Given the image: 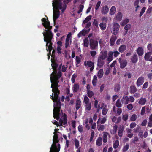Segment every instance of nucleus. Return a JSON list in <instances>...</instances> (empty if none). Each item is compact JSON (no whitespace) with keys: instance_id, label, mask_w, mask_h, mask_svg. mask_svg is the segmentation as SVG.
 <instances>
[{"instance_id":"f257e3e1","label":"nucleus","mask_w":152,"mask_h":152,"mask_svg":"<svg viewBox=\"0 0 152 152\" xmlns=\"http://www.w3.org/2000/svg\"><path fill=\"white\" fill-rule=\"evenodd\" d=\"M62 76V72L59 71L57 73L56 70L54 71L51 75L50 80L52 83L51 88L53 93L50 95V98L53 102H56L55 107L53 109V117L54 118L58 120L60 118V111L61 104L60 102V98L59 96L60 90L58 89L59 87L58 83L59 79Z\"/></svg>"},{"instance_id":"f03ea898","label":"nucleus","mask_w":152,"mask_h":152,"mask_svg":"<svg viewBox=\"0 0 152 152\" xmlns=\"http://www.w3.org/2000/svg\"><path fill=\"white\" fill-rule=\"evenodd\" d=\"M42 21L43 22L42 25L45 28L44 29V30L45 32H43L42 34L44 37V41L46 42V49L47 51L48 45L49 43V45L52 46L53 43L52 42V40L53 38V34L52 32L51 29L52 26H50V22L48 21V18H47V19L45 18H43L41 19Z\"/></svg>"},{"instance_id":"7ed1b4c3","label":"nucleus","mask_w":152,"mask_h":152,"mask_svg":"<svg viewBox=\"0 0 152 152\" xmlns=\"http://www.w3.org/2000/svg\"><path fill=\"white\" fill-rule=\"evenodd\" d=\"M53 136V144L50 148V152H59L60 149V145L58 143L56 145V143L59 142L58 140V135L56 134V132H54Z\"/></svg>"},{"instance_id":"20e7f679","label":"nucleus","mask_w":152,"mask_h":152,"mask_svg":"<svg viewBox=\"0 0 152 152\" xmlns=\"http://www.w3.org/2000/svg\"><path fill=\"white\" fill-rule=\"evenodd\" d=\"M54 4L55 5L57 8L59 10H61L62 13H63L66 8V4H64L62 7V3L61 1H56L54 2L53 3V6L54 7Z\"/></svg>"},{"instance_id":"39448f33","label":"nucleus","mask_w":152,"mask_h":152,"mask_svg":"<svg viewBox=\"0 0 152 152\" xmlns=\"http://www.w3.org/2000/svg\"><path fill=\"white\" fill-rule=\"evenodd\" d=\"M89 46L91 50L96 49L98 46V42L94 39L90 38L89 39Z\"/></svg>"},{"instance_id":"423d86ee","label":"nucleus","mask_w":152,"mask_h":152,"mask_svg":"<svg viewBox=\"0 0 152 152\" xmlns=\"http://www.w3.org/2000/svg\"><path fill=\"white\" fill-rule=\"evenodd\" d=\"M118 62L120 64V68L121 69H124L127 66V62L126 59L119 58L118 59Z\"/></svg>"},{"instance_id":"0eeeda50","label":"nucleus","mask_w":152,"mask_h":152,"mask_svg":"<svg viewBox=\"0 0 152 152\" xmlns=\"http://www.w3.org/2000/svg\"><path fill=\"white\" fill-rule=\"evenodd\" d=\"M84 65L85 66H88L90 67V71L91 72H92L94 68V63L91 61H88L87 62L85 61L84 62Z\"/></svg>"},{"instance_id":"6e6552de","label":"nucleus","mask_w":152,"mask_h":152,"mask_svg":"<svg viewBox=\"0 0 152 152\" xmlns=\"http://www.w3.org/2000/svg\"><path fill=\"white\" fill-rule=\"evenodd\" d=\"M120 25L117 23H114L113 25V34L116 35L118 32L120 28Z\"/></svg>"},{"instance_id":"1a4fd4ad","label":"nucleus","mask_w":152,"mask_h":152,"mask_svg":"<svg viewBox=\"0 0 152 152\" xmlns=\"http://www.w3.org/2000/svg\"><path fill=\"white\" fill-rule=\"evenodd\" d=\"M67 119L66 117V115L64 113L63 114V120L61 119H60L59 120V124L60 126H62V124L64 125H65L67 123Z\"/></svg>"},{"instance_id":"9d476101","label":"nucleus","mask_w":152,"mask_h":152,"mask_svg":"<svg viewBox=\"0 0 152 152\" xmlns=\"http://www.w3.org/2000/svg\"><path fill=\"white\" fill-rule=\"evenodd\" d=\"M144 78L143 77H140L137 80L136 84L137 86H141L144 83Z\"/></svg>"},{"instance_id":"9b49d317","label":"nucleus","mask_w":152,"mask_h":152,"mask_svg":"<svg viewBox=\"0 0 152 152\" xmlns=\"http://www.w3.org/2000/svg\"><path fill=\"white\" fill-rule=\"evenodd\" d=\"M124 129V127L123 125H121L118 127V135L120 137H122L123 135V132Z\"/></svg>"},{"instance_id":"f8f14e48","label":"nucleus","mask_w":152,"mask_h":152,"mask_svg":"<svg viewBox=\"0 0 152 152\" xmlns=\"http://www.w3.org/2000/svg\"><path fill=\"white\" fill-rule=\"evenodd\" d=\"M107 55V51H104L103 52L101 55H99L98 58L100 60H104L106 58Z\"/></svg>"},{"instance_id":"ddd939ff","label":"nucleus","mask_w":152,"mask_h":152,"mask_svg":"<svg viewBox=\"0 0 152 152\" xmlns=\"http://www.w3.org/2000/svg\"><path fill=\"white\" fill-rule=\"evenodd\" d=\"M81 101L80 99L78 98L76 100V109L77 111L81 107Z\"/></svg>"},{"instance_id":"4468645a","label":"nucleus","mask_w":152,"mask_h":152,"mask_svg":"<svg viewBox=\"0 0 152 152\" xmlns=\"http://www.w3.org/2000/svg\"><path fill=\"white\" fill-rule=\"evenodd\" d=\"M138 100V104L141 105H145L147 102V99L146 98L142 97L139 99Z\"/></svg>"},{"instance_id":"2eb2a0df","label":"nucleus","mask_w":152,"mask_h":152,"mask_svg":"<svg viewBox=\"0 0 152 152\" xmlns=\"http://www.w3.org/2000/svg\"><path fill=\"white\" fill-rule=\"evenodd\" d=\"M122 103L125 104H127L129 103V99L127 96L124 95L121 99Z\"/></svg>"},{"instance_id":"dca6fc26","label":"nucleus","mask_w":152,"mask_h":152,"mask_svg":"<svg viewBox=\"0 0 152 152\" xmlns=\"http://www.w3.org/2000/svg\"><path fill=\"white\" fill-rule=\"evenodd\" d=\"M109 9L107 5L103 6L101 10V13L104 15L107 14L109 11Z\"/></svg>"},{"instance_id":"f3484780","label":"nucleus","mask_w":152,"mask_h":152,"mask_svg":"<svg viewBox=\"0 0 152 152\" xmlns=\"http://www.w3.org/2000/svg\"><path fill=\"white\" fill-rule=\"evenodd\" d=\"M60 14V12L59 11H58L55 12H54L53 19L54 23H55L56 20L59 17Z\"/></svg>"},{"instance_id":"a211bd4d","label":"nucleus","mask_w":152,"mask_h":152,"mask_svg":"<svg viewBox=\"0 0 152 152\" xmlns=\"http://www.w3.org/2000/svg\"><path fill=\"white\" fill-rule=\"evenodd\" d=\"M137 52L139 56H142L144 54V50L142 47H139L137 49Z\"/></svg>"},{"instance_id":"6ab92c4d","label":"nucleus","mask_w":152,"mask_h":152,"mask_svg":"<svg viewBox=\"0 0 152 152\" xmlns=\"http://www.w3.org/2000/svg\"><path fill=\"white\" fill-rule=\"evenodd\" d=\"M88 33L87 32L86 30L84 29L77 34V37L78 38H80L82 36H85Z\"/></svg>"},{"instance_id":"aec40b11","label":"nucleus","mask_w":152,"mask_h":152,"mask_svg":"<svg viewBox=\"0 0 152 152\" xmlns=\"http://www.w3.org/2000/svg\"><path fill=\"white\" fill-rule=\"evenodd\" d=\"M138 60L137 56L136 54H134L132 56L131 58V61L133 63H136Z\"/></svg>"},{"instance_id":"412c9836","label":"nucleus","mask_w":152,"mask_h":152,"mask_svg":"<svg viewBox=\"0 0 152 152\" xmlns=\"http://www.w3.org/2000/svg\"><path fill=\"white\" fill-rule=\"evenodd\" d=\"M152 53L151 52H148L145 54L144 59L145 61H150V58L151 57V56Z\"/></svg>"},{"instance_id":"4be33fe9","label":"nucleus","mask_w":152,"mask_h":152,"mask_svg":"<svg viewBox=\"0 0 152 152\" xmlns=\"http://www.w3.org/2000/svg\"><path fill=\"white\" fill-rule=\"evenodd\" d=\"M117 39V37L116 36H112L110 39V43L111 46H113L114 44L115 41Z\"/></svg>"},{"instance_id":"5701e85b","label":"nucleus","mask_w":152,"mask_h":152,"mask_svg":"<svg viewBox=\"0 0 152 152\" xmlns=\"http://www.w3.org/2000/svg\"><path fill=\"white\" fill-rule=\"evenodd\" d=\"M79 88L80 87L78 84L76 83L74 84L72 88L73 92H77L79 90Z\"/></svg>"},{"instance_id":"b1692460","label":"nucleus","mask_w":152,"mask_h":152,"mask_svg":"<svg viewBox=\"0 0 152 152\" xmlns=\"http://www.w3.org/2000/svg\"><path fill=\"white\" fill-rule=\"evenodd\" d=\"M126 49V45H125L123 44L121 45L119 48L118 51L121 53L124 52Z\"/></svg>"},{"instance_id":"393cba45","label":"nucleus","mask_w":152,"mask_h":152,"mask_svg":"<svg viewBox=\"0 0 152 152\" xmlns=\"http://www.w3.org/2000/svg\"><path fill=\"white\" fill-rule=\"evenodd\" d=\"M104 64V60L99 59L98 58L97 60V66L100 68H102Z\"/></svg>"},{"instance_id":"a878e982","label":"nucleus","mask_w":152,"mask_h":152,"mask_svg":"<svg viewBox=\"0 0 152 152\" xmlns=\"http://www.w3.org/2000/svg\"><path fill=\"white\" fill-rule=\"evenodd\" d=\"M137 91V88L134 86H131L130 87L129 92L131 94H134Z\"/></svg>"},{"instance_id":"bb28decb","label":"nucleus","mask_w":152,"mask_h":152,"mask_svg":"<svg viewBox=\"0 0 152 152\" xmlns=\"http://www.w3.org/2000/svg\"><path fill=\"white\" fill-rule=\"evenodd\" d=\"M83 45L85 48H87L88 46L89 39L88 37H86L84 39Z\"/></svg>"},{"instance_id":"cd10ccee","label":"nucleus","mask_w":152,"mask_h":152,"mask_svg":"<svg viewBox=\"0 0 152 152\" xmlns=\"http://www.w3.org/2000/svg\"><path fill=\"white\" fill-rule=\"evenodd\" d=\"M104 71L102 69H100L98 72L97 76L99 79L102 78L103 75Z\"/></svg>"},{"instance_id":"c85d7f7f","label":"nucleus","mask_w":152,"mask_h":152,"mask_svg":"<svg viewBox=\"0 0 152 152\" xmlns=\"http://www.w3.org/2000/svg\"><path fill=\"white\" fill-rule=\"evenodd\" d=\"M113 53L112 51H110L108 53V57L107 59V60L109 61L110 62L112 61L113 59Z\"/></svg>"},{"instance_id":"c756f323","label":"nucleus","mask_w":152,"mask_h":152,"mask_svg":"<svg viewBox=\"0 0 152 152\" xmlns=\"http://www.w3.org/2000/svg\"><path fill=\"white\" fill-rule=\"evenodd\" d=\"M122 14L120 12H118L116 15L115 19L116 20L120 21L122 18Z\"/></svg>"},{"instance_id":"7c9ffc66","label":"nucleus","mask_w":152,"mask_h":152,"mask_svg":"<svg viewBox=\"0 0 152 152\" xmlns=\"http://www.w3.org/2000/svg\"><path fill=\"white\" fill-rule=\"evenodd\" d=\"M116 9L115 6H112L110 11V14L111 15H113L115 12Z\"/></svg>"},{"instance_id":"2f4dec72","label":"nucleus","mask_w":152,"mask_h":152,"mask_svg":"<svg viewBox=\"0 0 152 152\" xmlns=\"http://www.w3.org/2000/svg\"><path fill=\"white\" fill-rule=\"evenodd\" d=\"M102 143V138L101 137H99L96 141V144L98 146H100Z\"/></svg>"},{"instance_id":"473e14b6","label":"nucleus","mask_w":152,"mask_h":152,"mask_svg":"<svg viewBox=\"0 0 152 152\" xmlns=\"http://www.w3.org/2000/svg\"><path fill=\"white\" fill-rule=\"evenodd\" d=\"M99 26L102 30H104L106 27V24L105 22H102L99 24Z\"/></svg>"},{"instance_id":"72a5a7b5","label":"nucleus","mask_w":152,"mask_h":152,"mask_svg":"<svg viewBox=\"0 0 152 152\" xmlns=\"http://www.w3.org/2000/svg\"><path fill=\"white\" fill-rule=\"evenodd\" d=\"M85 110L88 111H89L91 108V102L86 104Z\"/></svg>"},{"instance_id":"f704fd0d","label":"nucleus","mask_w":152,"mask_h":152,"mask_svg":"<svg viewBox=\"0 0 152 152\" xmlns=\"http://www.w3.org/2000/svg\"><path fill=\"white\" fill-rule=\"evenodd\" d=\"M97 79L96 76L95 75H94L93 77L92 81V83L93 86H95L96 85V83L97 82Z\"/></svg>"},{"instance_id":"c9c22d12","label":"nucleus","mask_w":152,"mask_h":152,"mask_svg":"<svg viewBox=\"0 0 152 152\" xmlns=\"http://www.w3.org/2000/svg\"><path fill=\"white\" fill-rule=\"evenodd\" d=\"M92 16L90 15L88 16L83 21V23L84 24H85L87 23L88 22V21L90 20Z\"/></svg>"},{"instance_id":"e433bc0d","label":"nucleus","mask_w":152,"mask_h":152,"mask_svg":"<svg viewBox=\"0 0 152 152\" xmlns=\"http://www.w3.org/2000/svg\"><path fill=\"white\" fill-rule=\"evenodd\" d=\"M119 145V142L118 140H116L115 142L113 144V148L116 149Z\"/></svg>"},{"instance_id":"4c0bfd02","label":"nucleus","mask_w":152,"mask_h":152,"mask_svg":"<svg viewBox=\"0 0 152 152\" xmlns=\"http://www.w3.org/2000/svg\"><path fill=\"white\" fill-rule=\"evenodd\" d=\"M120 87L119 84H116L114 87V90L115 91L117 92L120 90Z\"/></svg>"},{"instance_id":"58836bf2","label":"nucleus","mask_w":152,"mask_h":152,"mask_svg":"<svg viewBox=\"0 0 152 152\" xmlns=\"http://www.w3.org/2000/svg\"><path fill=\"white\" fill-rule=\"evenodd\" d=\"M87 92L88 94V96L90 98H91L94 95V93L91 90L88 91Z\"/></svg>"},{"instance_id":"ea45409f","label":"nucleus","mask_w":152,"mask_h":152,"mask_svg":"<svg viewBox=\"0 0 152 152\" xmlns=\"http://www.w3.org/2000/svg\"><path fill=\"white\" fill-rule=\"evenodd\" d=\"M116 105L117 107L118 108L121 107L122 105L120 99L117 100L116 103Z\"/></svg>"},{"instance_id":"a19ab883","label":"nucleus","mask_w":152,"mask_h":152,"mask_svg":"<svg viewBox=\"0 0 152 152\" xmlns=\"http://www.w3.org/2000/svg\"><path fill=\"white\" fill-rule=\"evenodd\" d=\"M146 9V8L145 7H143L141 10V12L139 14V17H141L142 15L145 12V10Z\"/></svg>"},{"instance_id":"79ce46f5","label":"nucleus","mask_w":152,"mask_h":152,"mask_svg":"<svg viewBox=\"0 0 152 152\" xmlns=\"http://www.w3.org/2000/svg\"><path fill=\"white\" fill-rule=\"evenodd\" d=\"M129 145L128 144H126V145L124 147L122 151L123 152H125L129 148Z\"/></svg>"},{"instance_id":"37998d69","label":"nucleus","mask_w":152,"mask_h":152,"mask_svg":"<svg viewBox=\"0 0 152 152\" xmlns=\"http://www.w3.org/2000/svg\"><path fill=\"white\" fill-rule=\"evenodd\" d=\"M98 130L99 131H103L104 129V126L103 125H100L97 126Z\"/></svg>"},{"instance_id":"c03bdc74","label":"nucleus","mask_w":152,"mask_h":152,"mask_svg":"<svg viewBox=\"0 0 152 152\" xmlns=\"http://www.w3.org/2000/svg\"><path fill=\"white\" fill-rule=\"evenodd\" d=\"M103 142L104 143H106L107 140V135L106 134H104L103 136Z\"/></svg>"},{"instance_id":"a18cd8bd","label":"nucleus","mask_w":152,"mask_h":152,"mask_svg":"<svg viewBox=\"0 0 152 152\" xmlns=\"http://www.w3.org/2000/svg\"><path fill=\"white\" fill-rule=\"evenodd\" d=\"M76 66L77 67H78V66L77 65L78 64H80V62L81 61L80 59V58L77 56H76Z\"/></svg>"},{"instance_id":"49530a36","label":"nucleus","mask_w":152,"mask_h":152,"mask_svg":"<svg viewBox=\"0 0 152 152\" xmlns=\"http://www.w3.org/2000/svg\"><path fill=\"white\" fill-rule=\"evenodd\" d=\"M137 118V115L135 114H134L132 115V116L130 118V120L131 121H135Z\"/></svg>"},{"instance_id":"de8ad7c7","label":"nucleus","mask_w":152,"mask_h":152,"mask_svg":"<svg viewBox=\"0 0 152 152\" xmlns=\"http://www.w3.org/2000/svg\"><path fill=\"white\" fill-rule=\"evenodd\" d=\"M58 64L56 63H54L52 64V67L53 69L55 70V71L56 70V69L58 67Z\"/></svg>"},{"instance_id":"09e8293b","label":"nucleus","mask_w":152,"mask_h":152,"mask_svg":"<svg viewBox=\"0 0 152 152\" xmlns=\"http://www.w3.org/2000/svg\"><path fill=\"white\" fill-rule=\"evenodd\" d=\"M84 8V6L83 5L80 4L79 6V10L77 12L78 14L80 13L82 11Z\"/></svg>"},{"instance_id":"8fccbe9b","label":"nucleus","mask_w":152,"mask_h":152,"mask_svg":"<svg viewBox=\"0 0 152 152\" xmlns=\"http://www.w3.org/2000/svg\"><path fill=\"white\" fill-rule=\"evenodd\" d=\"M89 99L86 95L84 96V102L85 104H87L89 102Z\"/></svg>"},{"instance_id":"3c124183","label":"nucleus","mask_w":152,"mask_h":152,"mask_svg":"<svg viewBox=\"0 0 152 152\" xmlns=\"http://www.w3.org/2000/svg\"><path fill=\"white\" fill-rule=\"evenodd\" d=\"M129 22V20L128 19H125L122 22V25L124 26L127 24Z\"/></svg>"},{"instance_id":"603ef678","label":"nucleus","mask_w":152,"mask_h":152,"mask_svg":"<svg viewBox=\"0 0 152 152\" xmlns=\"http://www.w3.org/2000/svg\"><path fill=\"white\" fill-rule=\"evenodd\" d=\"M77 75L76 74H74L72 75L71 78V81L72 83H74L75 78L77 77Z\"/></svg>"},{"instance_id":"864d4df0","label":"nucleus","mask_w":152,"mask_h":152,"mask_svg":"<svg viewBox=\"0 0 152 152\" xmlns=\"http://www.w3.org/2000/svg\"><path fill=\"white\" fill-rule=\"evenodd\" d=\"M75 148H78L79 146V143L78 140L77 139H75Z\"/></svg>"},{"instance_id":"5fc2aeb1","label":"nucleus","mask_w":152,"mask_h":152,"mask_svg":"<svg viewBox=\"0 0 152 152\" xmlns=\"http://www.w3.org/2000/svg\"><path fill=\"white\" fill-rule=\"evenodd\" d=\"M108 111V109L107 108L104 107L102 110V114L103 115H105Z\"/></svg>"},{"instance_id":"6e6d98bb","label":"nucleus","mask_w":152,"mask_h":152,"mask_svg":"<svg viewBox=\"0 0 152 152\" xmlns=\"http://www.w3.org/2000/svg\"><path fill=\"white\" fill-rule=\"evenodd\" d=\"M147 48L150 51V52L152 53V44H149L147 46Z\"/></svg>"},{"instance_id":"4d7b16f0","label":"nucleus","mask_w":152,"mask_h":152,"mask_svg":"<svg viewBox=\"0 0 152 152\" xmlns=\"http://www.w3.org/2000/svg\"><path fill=\"white\" fill-rule=\"evenodd\" d=\"M101 3V2L100 1H98L97 2V3L96 4V7H95V11L96 10L97 11L98 10V9L100 6Z\"/></svg>"},{"instance_id":"13d9d810","label":"nucleus","mask_w":152,"mask_h":152,"mask_svg":"<svg viewBox=\"0 0 152 152\" xmlns=\"http://www.w3.org/2000/svg\"><path fill=\"white\" fill-rule=\"evenodd\" d=\"M131 26L130 24H126L124 27V29L126 30H128V29L131 28Z\"/></svg>"},{"instance_id":"bf43d9fd","label":"nucleus","mask_w":152,"mask_h":152,"mask_svg":"<svg viewBox=\"0 0 152 152\" xmlns=\"http://www.w3.org/2000/svg\"><path fill=\"white\" fill-rule=\"evenodd\" d=\"M90 53L92 57H94L97 53L96 51L94 50L91 51Z\"/></svg>"},{"instance_id":"052dcab7","label":"nucleus","mask_w":152,"mask_h":152,"mask_svg":"<svg viewBox=\"0 0 152 152\" xmlns=\"http://www.w3.org/2000/svg\"><path fill=\"white\" fill-rule=\"evenodd\" d=\"M128 115L127 114L123 115L122 119L125 121H126L128 119Z\"/></svg>"},{"instance_id":"680f3d73","label":"nucleus","mask_w":152,"mask_h":152,"mask_svg":"<svg viewBox=\"0 0 152 152\" xmlns=\"http://www.w3.org/2000/svg\"><path fill=\"white\" fill-rule=\"evenodd\" d=\"M148 85V82H145L144 84L142 86V88L143 89H146V88Z\"/></svg>"},{"instance_id":"e2e57ef3","label":"nucleus","mask_w":152,"mask_h":152,"mask_svg":"<svg viewBox=\"0 0 152 152\" xmlns=\"http://www.w3.org/2000/svg\"><path fill=\"white\" fill-rule=\"evenodd\" d=\"M113 54H114V56L115 57H117L120 54V52L117 51L113 52Z\"/></svg>"},{"instance_id":"0e129e2a","label":"nucleus","mask_w":152,"mask_h":152,"mask_svg":"<svg viewBox=\"0 0 152 152\" xmlns=\"http://www.w3.org/2000/svg\"><path fill=\"white\" fill-rule=\"evenodd\" d=\"M141 128L140 127H137L134 129V131L135 133H137L139 132L140 131V130Z\"/></svg>"},{"instance_id":"69168bd1","label":"nucleus","mask_w":152,"mask_h":152,"mask_svg":"<svg viewBox=\"0 0 152 152\" xmlns=\"http://www.w3.org/2000/svg\"><path fill=\"white\" fill-rule=\"evenodd\" d=\"M137 124L135 122L131 123L130 124V127L131 129L133 128L136 127Z\"/></svg>"},{"instance_id":"338daca9","label":"nucleus","mask_w":152,"mask_h":152,"mask_svg":"<svg viewBox=\"0 0 152 152\" xmlns=\"http://www.w3.org/2000/svg\"><path fill=\"white\" fill-rule=\"evenodd\" d=\"M127 108L129 110H131L133 108V106L131 104H128L127 106Z\"/></svg>"},{"instance_id":"774afa93","label":"nucleus","mask_w":152,"mask_h":152,"mask_svg":"<svg viewBox=\"0 0 152 152\" xmlns=\"http://www.w3.org/2000/svg\"><path fill=\"white\" fill-rule=\"evenodd\" d=\"M140 1V0H136L134 3V7L137 6H140L138 4H139Z\"/></svg>"}]
</instances>
